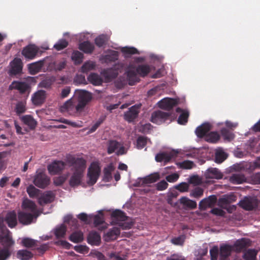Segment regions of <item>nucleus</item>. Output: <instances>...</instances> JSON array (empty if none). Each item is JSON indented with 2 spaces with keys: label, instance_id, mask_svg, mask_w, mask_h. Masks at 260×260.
<instances>
[{
  "label": "nucleus",
  "instance_id": "obj_12",
  "mask_svg": "<svg viewBox=\"0 0 260 260\" xmlns=\"http://www.w3.org/2000/svg\"><path fill=\"white\" fill-rule=\"evenodd\" d=\"M217 200V197L215 195H211L200 202L199 208L201 211H205L208 208H212L215 205Z\"/></svg>",
  "mask_w": 260,
  "mask_h": 260
},
{
  "label": "nucleus",
  "instance_id": "obj_60",
  "mask_svg": "<svg viewBox=\"0 0 260 260\" xmlns=\"http://www.w3.org/2000/svg\"><path fill=\"white\" fill-rule=\"evenodd\" d=\"M211 260H217L218 254V248L217 246H214L210 250Z\"/></svg>",
  "mask_w": 260,
  "mask_h": 260
},
{
  "label": "nucleus",
  "instance_id": "obj_63",
  "mask_svg": "<svg viewBox=\"0 0 260 260\" xmlns=\"http://www.w3.org/2000/svg\"><path fill=\"white\" fill-rule=\"evenodd\" d=\"M66 181V177L60 176L53 179V183L56 186L62 185Z\"/></svg>",
  "mask_w": 260,
  "mask_h": 260
},
{
  "label": "nucleus",
  "instance_id": "obj_32",
  "mask_svg": "<svg viewBox=\"0 0 260 260\" xmlns=\"http://www.w3.org/2000/svg\"><path fill=\"white\" fill-rule=\"evenodd\" d=\"M114 170V168L112 164L109 165L104 169V176L103 180L104 182H108L111 181L112 178V172Z\"/></svg>",
  "mask_w": 260,
  "mask_h": 260
},
{
  "label": "nucleus",
  "instance_id": "obj_26",
  "mask_svg": "<svg viewBox=\"0 0 260 260\" xmlns=\"http://www.w3.org/2000/svg\"><path fill=\"white\" fill-rule=\"evenodd\" d=\"M87 242L91 245H99L101 242L100 234L95 231L90 232L87 237Z\"/></svg>",
  "mask_w": 260,
  "mask_h": 260
},
{
  "label": "nucleus",
  "instance_id": "obj_19",
  "mask_svg": "<svg viewBox=\"0 0 260 260\" xmlns=\"http://www.w3.org/2000/svg\"><path fill=\"white\" fill-rule=\"evenodd\" d=\"M179 202L185 209L193 210L197 207V204L195 201L191 200L186 197H181Z\"/></svg>",
  "mask_w": 260,
  "mask_h": 260
},
{
  "label": "nucleus",
  "instance_id": "obj_17",
  "mask_svg": "<svg viewBox=\"0 0 260 260\" xmlns=\"http://www.w3.org/2000/svg\"><path fill=\"white\" fill-rule=\"evenodd\" d=\"M21 208L23 211L30 213L37 214V207L33 201L28 199H24L22 203Z\"/></svg>",
  "mask_w": 260,
  "mask_h": 260
},
{
  "label": "nucleus",
  "instance_id": "obj_50",
  "mask_svg": "<svg viewBox=\"0 0 260 260\" xmlns=\"http://www.w3.org/2000/svg\"><path fill=\"white\" fill-rule=\"evenodd\" d=\"M26 110V105L24 102H19L17 103L15 108V111L17 115H20L24 113Z\"/></svg>",
  "mask_w": 260,
  "mask_h": 260
},
{
  "label": "nucleus",
  "instance_id": "obj_8",
  "mask_svg": "<svg viewBox=\"0 0 260 260\" xmlns=\"http://www.w3.org/2000/svg\"><path fill=\"white\" fill-rule=\"evenodd\" d=\"M239 206L247 211H251L256 209L258 206L257 199L251 197H245L239 203Z\"/></svg>",
  "mask_w": 260,
  "mask_h": 260
},
{
  "label": "nucleus",
  "instance_id": "obj_13",
  "mask_svg": "<svg viewBox=\"0 0 260 260\" xmlns=\"http://www.w3.org/2000/svg\"><path fill=\"white\" fill-rule=\"evenodd\" d=\"M11 69L9 74L11 76L16 75L21 73L22 70V62L20 58H15L10 62Z\"/></svg>",
  "mask_w": 260,
  "mask_h": 260
},
{
  "label": "nucleus",
  "instance_id": "obj_4",
  "mask_svg": "<svg viewBox=\"0 0 260 260\" xmlns=\"http://www.w3.org/2000/svg\"><path fill=\"white\" fill-rule=\"evenodd\" d=\"M113 224H118L122 230L130 229L133 224L132 221H128L129 217L120 210H115L111 213Z\"/></svg>",
  "mask_w": 260,
  "mask_h": 260
},
{
  "label": "nucleus",
  "instance_id": "obj_25",
  "mask_svg": "<svg viewBox=\"0 0 260 260\" xmlns=\"http://www.w3.org/2000/svg\"><path fill=\"white\" fill-rule=\"evenodd\" d=\"M44 60H40L28 65V70L31 75H36L40 72L44 66Z\"/></svg>",
  "mask_w": 260,
  "mask_h": 260
},
{
  "label": "nucleus",
  "instance_id": "obj_52",
  "mask_svg": "<svg viewBox=\"0 0 260 260\" xmlns=\"http://www.w3.org/2000/svg\"><path fill=\"white\" fill-rule=\"evenodd\" d=\"M227 157L226 154L222 150H218L215 153V162L217 163H221Z\"/></svg>",
  "mask_w": 260,
  "mask_h": 260
},
{
  "label": "nucleus",
  "instance_id": "obj_39",
  "mask_svg": "<svg viewBox=\"0 0 260 260\" xmlns=\"http://www.w3.org/2000/svg\"><path fill=\"white\" fill-rule=\"evenodd\" d=\"M109 38L106 35H101L95 39V44L99 47H103L108 41Z\"/></svg>",
  "mask_w": 260,
  "mask_h": 260
},
{
  "label": "nucleus",
  "instance_id": "obj_38",
  "mask_svg": "<svg viewBox=\"0 0 260 260\" xmlns=\"http://www.w3.org/2000/svg\"><path fill=\"white\" fill-rule=\"evenodd\" d=\"M237 200V197L233 194L226 195L224 197L219 199V202L220 204L223 205L230 204L232 203L235 202Z\"/></svg>",
  "mask_w": 260,
  "mask_h": 260
},
{
  "label": "nucleus",
  "instance_id": "obj_18",
  "mask_svg": "<svg viewBox=\"0 0 260 260\" xmlns=\"http://www.w3.org/2000/svg\"><path fill=\"white\" fill-rule=\"evenodd\" d=\"M177 104V101L175 99L168 98H164L158 103L160 108L168 110L172 109Z\"/></svg>",
  "mask_w": 260,
  "mask_h": 260
},
{
  "label": "nucleus",
  "instance_id": "obj_45",
  "mask_svg": "<svg viewBox=\"0 0 260 260\" xmlns=\"http://www.w3.org/2000/svg\"><path fill=\"white\" fill-rule=\"evenodd\" d=\"M232 250L231 246L229 245H224L220 247V256L223 258H226L230 254Z\"/></svg>",
  "mask_w": 260,
  "mask_h": 260
},
{
  "label": "nucleus",
  "instance_id": "obj_61",
  "mask_svg": "<svg viewBox=\"0 0 260 260\" xmlns=\"http://www.w3.org/2000/svg\"><path fill=\"white\" fill-rule=\"evenodd\" d=\"M168 186V183L164 180H161L156 184L157 190L162 191L166 189Z\"/></svg>",
  "mask_w": 260,
  "mask_h": 260
},
{
  "label": "nucleus",
  "instance_id": "obj_15",
  "mask_svg": "<svg viewBox=\"0 0 260 260\" xmlns=\"http://www.w3.org/2000/svg\"><path fill=\"white\" fill-rule=\"evenodd\" d=\"M66 163L62 161H54L48 166V170L51 175L61 172L64 168Z\"/></svg>",
  "mask_w": 260,
  "mask_h": 260
},
{
  "label": "nucleus",
  "instance_id": "obj_21",
  "mask_svg": "<svg viewBox=\"0 0 260 260\" xmlns=\"http://www.w3.org/2000/svg\"><path fill=\"white\" fill-rule=\"evenodd\" d=\"M205 176L207 179H220L222 178V173L217 168H209L205 173Z\"/></svg>",
  "mask_w": 260,
  "mask_h": 260
},
{
  "label": "nucleus",
  "instance_id": "obj_5",
  "mask_svg": "<svg viewBox=\"0 0 260 260\" xmlns=\"http://www.w3.org/2000/svg\"><path fill=\"white\" fill-rule=\"evenodd\" d=\"M171 118L170 113L157 110L152 113L150 121L153 123L160 125L167 121H169L170 122L171 121Z\"/></svg>",
  "mask_w": 260,
  "mask_h": 260
},
{
  "label": "nucleus",
  "instance_id": "obj_41",
  "mask_svg": "<svg viewBox=\"0 0 260 260\" xmlns=\"http://www.w3.org/2000/svg\"><path fill=\"white\" fill-rule=\"evenodd\" d=\"M67 232V227L63 224L57 227L54 232V234L57 239L63 238Z\"/></svg>",
  "mask_w": 260,
  "mask_h": 260
},
{
  "label": "nucleus",
  "instance_id": "obj_57",
  "mask_svg": "<svg viewBox=\"0 0 260 260\" xmlns=\"http://www.w3.org/2000/svg\"><path fill=\"white\" fill-rule=\"evenodd\" d=\"M121 51L122 53L126 54H139L138 50L134 47H125L122 48Z\"/></svg>",
  "mask_w": 260,
  "mask_h": 260
},
{
  "label": "nucleus",
  "instance_id": "obj_24",
  "mask_svg": "<svg viewBox=\"0 0 260 260\" xmlns=\"http://www.w3.org/2000/svg\"><path fill=\"white\" fill-rule=\"evenodd\" d=\"M250 244V241L249 239L242 238L235 243L234 247L237 251H241L249 246Z\"/></svg>",
  "mask_w": 260,
  "mask_h": 260
},
{
  "label": "nucleus",
  "instance_id": "obj_47",
  "mask_svg": "<svg viewBox=\"0 0 260 260\" xmlns=\"http://www.w3.org/2000/svg\"><path fill=\"white\" fill-rule=\"evenodd\" d=\"M204 189L200 187H196L191 190L190 192V196L196 199H199L203 196Z\"/></svg>",
  "mask_w": 260,
  "mask_h": 260
},
{
  "label": "nucleus",
  "instance_id": "obj_7",
  "mask_svg": "<svg viewBox=\"0 0 260 260\" xmlns=\"http://www.w3.org/2000/svg\"><path fill=\"white\" fill-rule=\"evenodd\" d=\"M101 173V169L98 165L92 163L88 169L87 176L89 178L88 183L94 184L98 179Z\"/></svg>",
  "mask_w": 260,
  "mask_h": 260
},
{
  "label": "nucleus",
  "instance_id": "obj_43",
  "mask_svg": "<svg viewBox=\"0 0 260 260\" xmlns=\"http://www.w3.org/2000/svg\"><path fill=\"white\" fill-rule=\"evenodd\" d=\"M220 138V136L216 132H212L206 136L205 140L206 141L211 143H216Z\"/></svg>",
  "mask_w": 260,
  "mask_h": 260
},
{
  "label": "nucleus",
  "instance_id": "obj_58",
  "mask_svg": "<svg viewBox=\"0 0 260 260\" xmlns=\"http://www.w3.org/2000/svg\"><path fill=\"white\" fill-rule=\"evenodd\" d=\"M175 188L181 192H187L189 189V185L186 182H182L176 185Z\"/></svg>",
  "mask_w": 260,
  "mask_h": 260
},
{
  "label": "nucleus",
  "instance_id": "obj_9",
  "mask_svg": "<svg viewBox=\"0 0 260 260\" xmlns=\"http://www.w3.org/2000/svg\"><path fill=\"white\" fill-rule=\"evenodd\" d=\"M38 216V214L30 213L23 211L18 213V220L23 225L30 224L34 219H37Z\"/></svg>",
  "mask_w": 260,
  "mask_h": 260
},
{
  "label": "nucleus",
  "instance_id": "obj_55",
  "mask_svg": "<svg viewBox=\"0 0 260 260\" xmlns=\"http://www.w3.org/2000/svg\"><path fill=\"white\" fill-rule=\"evenodd\" d=\"M177 165L180 168L183 169H191L193 168L194 165L193 161L187 160L179 162L177 164Z\"/></svg>",
  "mask_w": 260,
  "mask_h": 260
},
{
  "label": "nucleus",
  "instance_id": "obj_49",
  "mask_svg": "<svg viewBox=\"0 0 260 260\" xmlns=\"http://www.w3.org/2000/svg\"><path fill=\"white\" fill-rule=\"evenodd\" d=\"M257 252L255 249H248L246 251L243 255V258L245 260H255Z\"/></svg>",
  "mask_w": 260,
  "mask_h": 260
},
{
  "label": "nucleus",
  "instance_id": "obj_44",
  "mask_svg": "<svg viewBox=\"0 0 260 260\" xmlns=\"http://www.w3.org/2000/svg\"><path fill=\"white\" fill-rule=\"evenodd\" d=\"M26 191L30 198H38L41 194V190L36 188L32 185H29L27 188Z\"/></svg>",
  "mask_w": 260,
  "mask_h": 260
},
{
  "label": "nucleus",
  "instance_id": "obj_51",
  "mask_svg": "<svg viewBox=\"0 0 260 260\" xmlns=\"http://www.w3.org/2000/svg\"><path fill=\"white\" fill-rule=\"evenodd\" d=\"M68 42L65 39H60L54 44L53 47L57 51H60L68 46Z\"/></svg>",
  "mask_w": 260,
  "mask_h": 260
},
{
  "label": "nucleus",
  "instance_id": "obj_29",
  "mask_svg": "<svg viewBox=\"0 0 260 260\" xmlns=\"http://www.w3.org/2000/svg\"><path fill=\"white\" fill-rule=\"evenodd\" d=\"M79 49L85 53L90 54L94 49V45L89 41H84L79 44Z\"/></svg>",
  "mask_w": 260,
  "mask_h": 260
},
{
  "label": "nucleus",
  "instance_id": "obj_33",
  "mask_svg": "<svg viewBox=\"0 0 260 260\" xmlns=\"http://www.w3.org/2000/svg\"><path fill=\"white\" fill-rule=\"evenodd\" d=\"M118 58V53L116 51H111L108 54L103 57V60L106 63H111L115 61Z\"/></svg>",
  "mask_w": 260,
  "mask_h": 260
},
{
  "label": "nucleus",
  "instance_id": "obj_35",
  "mask_svg": "<svg viewBox=\"0 0 260 260\" xmlns=\"http://www.w3.org/2000/svg\"><path fill=\"white\" fill-rule=\"evenodd\" d=\"M87 79L90 83L96 86L100 85L103 83L102 78L96 73L90 74L88 76Z\"/></svg>",
  "mask_w": 260,
  "mask_h": 260
},
{
  "label": "nucleus",
  "instance_id": "obj_1",
  "mask_svg": "<svg viewBox=\"0 0 260 260\" xmlns=\"http://www.w3.org/2000/svg\"><path fill=\"white\" fill-rule=\"evenodd\" d=\"M67 164L72 167L73 171L70 180L69 184L71 187L79 185L83 177V172L86 168V161L83 158L76 157L72 155H68L66 157Z\"/></svg>",
  "mask_w": 260,
  "mask_h": 260
},
{
  "label": "nucleus",
  "instance_id": "obj_34",
  "mask_svg": "<svg viewBox=\"0 0 260 260\" xmlns=\"http://www.w3.org/2000/svg\"><path fill=\"white\" fill-rule=\"evenodd\" d=\"M231 183L235 184H241L246 181V178L243 174L237 173L233 174L230 178Z\"/></svg>",
  "mask_w": 260,
  "mask_h": 260
},
{
  "label": "nucleus",
  "instance_id": "obj_23",
  "mask_svg": "<svg viewBox=\"0 0 260 260\" xmlns=\"http://www.w3.org/2000/svg\"><path fill=\"white\" fill-rule=\"evenodd\" d=\"M22 122L29 128L33 130L34 129L37 124V121L33 118V117L30 115H25L22 116L21 118Z\"/></svg>",
  "mask_w": 260,
  "mask_h": 260
},
{
  "label": "nucleus",
  "instance_id": "obj_22",
  "mask_svg": "<svg viewBox=\"0 0 260 260\" xmlns=\"http://www.w3.org/2000/svg\"><path fill=\"white\" fill-rule=\"evenodd\" d=\"M46 99V91L43 90H38L32 97L33 103L36 105L42 104Z\"/></svg>",
  "mask_w": 260,
  "mask_h": 260
},
{
  "label": "nucleus",
  "instance_id": "obj_28",
  "mask_svg": "<svg viewBox=\"0 0 260 260\" xmlns=\"http://www.w3.org/2000/svg\"><path fill=\"white\" fill-rule=\"evenodd\" d=\"M176 112L181 113L177 120L178 123L182 125L186 124L188 121L189 112L185 110H182L180 108H177L176 109Z\"/></svg>",
  "mask_w": 260,
  "mask_h": 260
},
{
  "label": "nucleus",
  "instance_id": "obj_3",
  "mask_svg": "<svg viewBox=\"0 0 260 260\" xmlns=\"http://www.w3.org/2000/svg\"><path fill=\"white\" fill-rule=\"evenodd\" d=\"M4 229L1 226V245L4 247L1 248V260H6L11 255V247L14 244L12 240L11 233L9 230H7L6 235L3 233Z\"/></svg>",
  "mask_w": 260,
  "mask_h": 260
},
{
  "label": "nucleus",
  "instance_id": "obj_56",
  "mask_svg": "<svg viewBox=\"0 0 260 260\" xmlns=\"http://www.w3.org/2000/svg\"><path fill=\"white\" fill-rule=\"evenodd\" d=\"M22 243L24 246L27 248L32 247L36 245V241L28 238H24L22 240Z\"/></svg>",
  "mask_w": 260,
  "mask_h": 260
},
{
  "label": "nucleus",
  "instance_id": "obj_42",
  "mask_svg": "<svg viewBox=\"0 0 260 260\" xmlns=\"http://www.w3.org/2000/svg\"><path fill=\"white\" fill-rule=\"evenodd\" d=\"M120 234V231L118 228L113 227L110 229L106 234V236L110 240H115Z\"/></svg>",
  "mask_w": 260,
  "mask_h": 260
},
{
  "label": "nucleus",
  "instance_id": "obj_31",
  "mask_svg": "<svg viewBox=\"0 0 260 260\" xmlns=\"http://www.w3.org/2000/svg\"><path fill=\"white\" fill-rule=\"evenodd\" d=\"M137 74L136 71L134 70H131L127 72V78L129 85H134L139 82L140 79Z\"/></svg>",
  "mask_w": 260,
  "mask_h": 260
},
{
  "label": "nucleus",
  "instance_id": "obj_27",
  "mask_svg": "<svg viewBox=\"0 0 260 260\" xmlns=\"http://www.w3.org/2000/svg\"><path fill=\"white\" fill-rule=\"evenodd\" d=\"M53 198V195L51 191H48L43 193L38 197V203L40 205L51 203Z\"/></svg>",
  "mask_w": 260,
  "mask_h": 260
},
{
  "label": "nucleus",
  "instance_id": "obj_2",
  "mask_svg": "<svg viewBox=\"0 0 260 260\" xmlns=\"http://www.w3.org/2000/svg\"><path fill=\"white\" fill-rule=\"evenodd\" d=\"M91 99L92 96L90 93L86 91H83L80 94L78 102L77 105H74L72 99H70L67 101L61 107V110L67 111L68 112H70L71 111L75 109L77 112H80L84 109L87 103L90 101Z\"/></svg>",
  "mask_w": 260,
  "mask_h": 260
},
{
  "label": "nucleus",
  "instance_id": "obj_62",
  "mask_svg": "<svg viewBox=\"0 0 260 260\" xmlns=\"http://www.w3.org/2000/svg\"><path fill=\"white\" fill-rule=\"evenodd\" d=\"M210 212L213 215L219 216H224L225 214V212L223 210L218 208H213Z\"/></svg>",
  "mask_w": 260,
  "mask_h": 260
},
{
  "label": "nucleus",
  "instance_id": "obj_16",
  "mask_svg": "<svg viewBox=\"0 0 260 260\" xmlns=\"http://www.w3.org/2000/svg\"><path fill=\"white\" fill-rule=\"evenodd\" d=\"M9 88L11 89L18 90L20 93L23 94L27 91L29 92L30 86L25 82L14 81L10 85Z\"/></svg>",
  "mask_w": 260,
  "mask_h": 260
},
{
  "label": "nucleus",
  "instance_id": "obj_36",
  "mask_svg": "<svg viewBox=\"0 0 260 260\" xmlns=\"http://www.w3.org/2000/svg\"><path fill=\"white\" fill-rule=\"evenodd\" d=\"M17 257L21 260H29L33 257V254L27 250H20L17 253Z\"/></svg>",
  "mask_w": 260,
  "mask_h": 260
},
{
  "label": "nucleus",
  "instance_id": "obj_54",
  "mask_svg": "<svg viewBox=\"0 0 260 260\" xmlns=\"http://www.w3.org/2000/svg\"><path fill=\"white\" fill-rule=\"evenodd\" d=\"M147 138L145 136H139L137 140V147L139 149H142L147 144Z\"/></svg>",
  "mask_w": 260,
  "mask_h": 260
},
{
  "label": "nucleus",
  "instance_id": "obj_59",
  "mask_svg": "<svg viewBox=\"0 0 260 260\" xmlns=\"http://www.w3.org/2000/svg\"><path fill=\"white\" fill-rule=\"evenodd\" d=\"M94 64L92 62H85L82 67L81 70L83 73H87L94 68Z\"/></svg>",
  "mask_w": 260,
  "mask_h": 260
},
{
  "label": "nucleus",
  "instance_id": "obj_20",
  "mask_svg": "<svg viewBox=\"0 0 260 260\" xmlns=\"http://www.w3.org/2000/svg\"><path fill=\"white\" fill-rule=\"evenodd\" d=\"M212 125L209 123H204L201 125L197 127L196 129V134L198 137L202 138L206 137L207 134L211 129Z\"/></svg>",
  "mask_w": 260,
  "mask_h": 260
},
{
  "label": "nucleus",
  "instance_id": "obj_64",
  "mask_svg": "<svg viewBox=\"0 0 260 260\" xmlns=\"http://www.w3.org/2000/svg\"><path fill=\"white\" fill-rule=\"evenodd\" d=\"M171 242L175 245H183L184 242V238L183 236H179L172 239Z\"/></svg>",
  "mask_w": 260,
  "mask_h": 260
},
{
  "label": "nucleus",
  "instance_id": "obj_30",
  "mask_svg": "<svg viewBox=\"0 0 260 260\" xmlns=\"http://www.w3.org/2000/svg\"><path fill=\"white\" fill-rule=\"evenodd\" d=\"M136 71L140 76L144 77L150 72L151 68L148 64H140L137 67Z\"/></svg>",
  "mask_w": 260,
  "mask_h": 260
},
{
  "label": "nucleus",
  "instance_id": "obj_10",
  "mask_svg": "<svg viewBox=\"0 0 260 260\" xmlns=\"http://www.w3.org/2000/svg\"><path fill=\"white\" fill-rule=\"evenodd\" d=\"M141 105H135L128 109L124 114V119L128 122H132L136 119L140 113Z\"/></svg>",
  "mask_w": 260,
  "mask_h": 260
},
{
  "label": "nucleus",
  "instance_id": "obj_37",
  "mask_svg": "<svg viewBox=\"0 0 260 260\" xmlns=\"http://www.w3.org/2000/svg\"><path fill=\"white\" fill-rule=\"evenodd\" d=\"M69 240L74 243H79L83 240V235L81 231L73 232L70 236Z\"/></svg>",
  "mask_w": 260,
  "mask_h": 260
},
{
  "label": "nucleus",
  "instance_id": "obj_14",
  "mask_svg": "<svg viewBox=\"0 0 260 260\" xmlns=\"http://www.w3.org/2000/svg\"><path fill=\"white\" fill-rule=\"evenodd\" d=\"M39 51V48L35 45H28L22 51V54L26 58L32 59L35 57Z\"/></svg>",
  "mask_w": 260,
  "mask_h": 260
},
{
  "label": "nucleus",
  "instance_id": "obj_11",
  "mask_svg": "<svg viewBox=\"0 0 260 260\" xmlns=\"http://www.w3.org/2000/svg\"><path fill=\"white\" fill-rule=\"evenodd\" d=\"M50 183V178L44 173H38L34 178V183L39 188H45Z\"/></svg>",
  "mask_w": 260,
  "mask_h": 260
},
{
  "label": "nucleus",
  "instance_id": "obj_53",
  "mask_svg": "<svg viewBox=\"0 0 260 260\" xmlns=\"http://www.w3.org/2000/svg\"><path fill=\"white\" fill-rule=\"evenodd\" d=\"M221 135L223 138L228 141H231L234 138V135L226 128L221 129Z\"/></svg>",
  "mask_w": 260,
  "mask_h": 260
},
{
  "label": "nucleus",
  "instance_id": "obj_46",
  "mask_svg": "<svg viewBox=\"0 0 260 260\" xmlns=\"http://www.w3.org/2000/svg\"><path fill=\"white\" fill-rule=\"evenodd\" d=\"M120 146V144L115 140H111L109 142L108 147V153L111 154L115 152V151L117 149L119 146Z\"/></svg>",
  "mask_w": 260,
  "mask_h": 260
},
{
  "label": "nucleus",
  "instance_id": "obj_6",
  "mask_svg": "<svg viewBox=\"0 0 260 260\" xmlns=\"http://www.w3.org/2000/svg\"><path fill=\"white\" fill-rule=\"evenodd\" d=\"M5 222L10 228L15 227L17 224V214L15 211H10L7 213L4 218L1 217V226L4 229V235L7 233V230H8L6 227L2 225V223Z\"/></svg>",
  "mask_w": 260,
  "mask_h": 260
},
{
  "label": "nucleus",
  "instance_id": "obj_48",
  "mask_svg": "<svg viewBox=\"0 0 260 260\" xmlns=\"http://www.w3.org/2000/svg\"><path fill=\"white\" fill-rule=\"evenodd\" d=\"M71 57L75 64H80L82 62L83 54L79 51H74Z\"/></svg>",
  "mask_w": 260,
  "mask_h": 260
},
{
  "label": "nucleus",
  "instance_id": "obj_40",
  "mask_svg": "<svg viewBox=\"0 0 260 260\" xmlns=\"http://www.w3.org/2000/svg\"><path fill=\"white\" fill-rule=\"evenodd\" d=\"M160 178L159 174L158 173L151 174L143 179V183L149 184L155 182Z\"/></svg>",
  "mask_w": 260,
  "mask_h": 260
}]
</instances>
